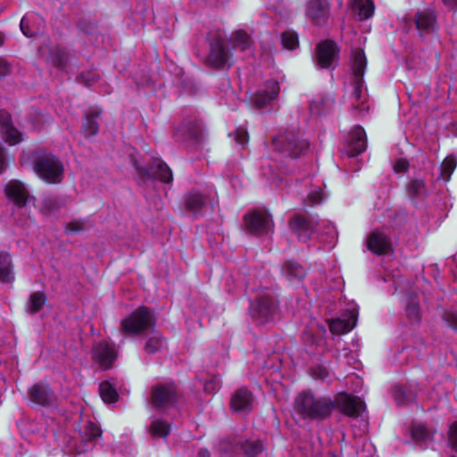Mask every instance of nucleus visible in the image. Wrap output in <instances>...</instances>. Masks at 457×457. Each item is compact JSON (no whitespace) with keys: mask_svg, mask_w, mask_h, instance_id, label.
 Listing matches in <instances>:
<instances>
[{"mask_svg":"<svg viewBox=\"0 0 457 457\" xmlns=\"http://www.w3.org/2000/svg\"><path fill=\"white\" fill-rule=\"evenodd\" d=\"M99 393L104 403H112L118 400V393L109 381H104L100 384Z\"/></svg>","mask_w":457,"mask_h":457,"instance_id":"nucleus-33","label":"nucleus"},{"mask_svg":"<svg viewBox=\"0 0 457 457\" xmlns=\"http://www.w3.org/2000/svg\"><path fill=\"white\" fill-rule=\"evenodd\" d=\"M46 300V295L41 292L31 294L27 303V311L31 314L38 312L43 308Z\"/></svg>","mask_w":457,"mask_h":457,"instance_id":"nucleus-36","label":"nucleus"},{"mask_svg":"<svg viewBox=\"0 0 457 457\" xmlns=\"http://www.w3.org/2000/svg\"><path fill=\"white\" fill-rule=\"evenodd\" d=\"M278 306L274 296L270 291L258 295L256 299L251 303L250 312L256 321L261 324L268 323L275 319Z\"/></svg>","mask_w":457,"mask_h":457,"instance_id":"nucleus-5","label":"nucleus"},{"mask_svg":"<svg viewBox=\"0 0 457 457\" xmlns=\"http://www.w3.org/2000/svg\"><path fill=\"white\" fill-rule=\"evenodd\" d=\"M11 72V65L10 63L3 59L0 58V79L4 78Z\"/></svg>","mask_w":457,"mask_h":457,"instance_id":"nucleus-53","label":"nucleus"},{"mask_svg":"<svg viewBox=\"0 0 457 457\" xmlns=\"http://www.w3.org/2000/svg\"><path fill=\"white\" fill-rule=\"evenodd\" d=\"M351 7L361 21L370 18L374 12V4L370 0H351Z\"/></svg>","mask_w":457,"mask_h":457,"instance_id":"nucleus-28","label":"nucleus"},{"mask_svg":"<svg viewBox=\"0 0 457 457\" xmlns=\"http://www.w3.org/2000/svg\"><path fill=\"white\" fill-rule=\"evenodd\" d=\"M313 375L320 379H324L328 377V370L326 368L317 366L313 368Z\"/></svg>","mask_w":457,"mask_h":457,"instance_id":"nucleus-54","label":"nucleus"},{"mask_svg":"<svg viewBox=\"0 0 457 457\" xmlns=\"http://www.w3.org/2000/svg\"><path fill=\"white\" fill-rule=\"evenodd\" d=\"M357 316L358 311L355 307H353L342 317L332 320L328 324L331 333L341 335L351 331L356 325Z\"/></svg>","mask_w":457,"mask_h":457,"instance_id":"nucleus-14","label":"nucleus"},{"mask_svg":"<svg viewBox=\"0 0 457 457\" xmlns=\"http://www.w3.org/2000/svg\"><path fill=\"white\" fill-rule=\"evenodd\" d=\"M282 272L290 283L301 282L306 274L305 269L294 261H287L283 265Z\"/></svg>","mask_w":457,"mask_h":457,"instance_id":"nucleus-25","label":"nucleus"},{"mask_svg":"<svg viewBox=\"0 0 457 457\" xmlns=\"http://www.w3.org/2000/svg\"><path fill=\"white\" fill-rule=\"evenodd\" d=\"M155 327L154 312L145 306L139 307L120 323V333L124 337H134Z\"/></svg>","mask_w":457,"mask_h":457,"instance_id":"nucleus-3","label":"nucleus"},{"mask_svg":"<svg viewBox=\"0 0 457 457\" xmlns=\"http://www.w3.org/2000/svg\"><path fill=\"white\" fill-rule=\"evenodd\" d=\"M179 132L186 133L185 136H183V139H194L198 140L200 137V128L196 123L194 124H187L182 125V127L179 129Z\"/></svg>","mask_w":457,"mask_h":457,"instance_id":"nucleus-42","label":"nucleus"},{"mask_svg":"<svg viewBox=\"0 0 457 457\" xmlns=\"http://www.w3.org/2000/svg\"><path fill=\"white\" fill-rule=\"evenodd\" d=\"M408 194L413 198H421L428 194L427 187L422 179H412L408 187Z\"/></svg>","mask_w":457,"mask_h":457,"instance_id":"nucleus-37","label":"nucleus"},{"mask_svg":"<svg viewBox=\"0 0 457 457\" xmlns=\"http://www.w3.org/2000/svg\"><path fill=\"white\" fill-rule=\"evenodd\" d=\"M278 92V83L273 80L268 81L265 88L257 91L253 100L257 107L263 108L277 98Z\"/></svg>","mask_w":457,"mask_h":457,"instance_id":"nucleus-21","label":"nucleus"},{"mask_svg":"<svg viewBox=\"0 0 457 457\" xmlns=\"http://www.w3.org/2000/svg\"><path fill=\"white\" fill-rule=\"evenodd\" d=\"M252 40L243 30H237L233 36V48L252 55Z\"/></svg>","mask_w":457,"mask_h":457,"instance_id":"nucleus-30","label":"nucleus"},{"mask_svg":"<svg viewBox=\"0 0 457 457\" xmlns=\"http://www.w3.org/2000/svg\"><path fill=\"white\" fill-rule=\"evenodd\" d=\"M29 399L37 404L47 405L54 402V395L50 388L44 384L34 385L29 391Z\"/></svg>","mask_w":457,"mask_h":457,"instance_id":"nucleus-23","label":"nucleus"},{"mask_svg":"<svg viewBox=\"0 0 457 457\" xmlns=\"http://www.w3.org/2000/svg\"><path fill=\"white\" fill-rule=\"evenodd\" d=\"M334 230L335 229H334V228L332 226H328V234L331 235L332 237H333L332 234L335 232Z\"/></svg>","mask_w":457,"mask_h":457,"instance_id":"nucleus-58","label":"nucleus"},{"mask_svg":"<svg viewBox=\"0 0 457 457\" xmlns=\"http://www.w3.org/2000/svg\"><path fill=\"white\" fill-rule=\"evenodd\" d=\"M412 438L417 442H424L427 445L431 439V435L422 424H417L411 429Z\"/></svg>","mask_w":457,"mask_h":457,"instance_id":"nucleus-40","label":"nucleus"},{"mask_svg":"<svg viewBox=\"0 0 457 457\" xmlns=\"http://www.w3.org/2000/svg\"><path fill=\"white\" fill-rule=\"evenodd\" d=\"M409 168V162L405 159H397L394 163L395 172H405Z\"/></svg>","mask_w":457,"mask_h":457,"instance_id":"nucleus-52","label":"nucleus"},{"mask_svg":"<svg viewBox=\"0 0 457 457\" xmlns=\"http://www.w3.org/2000/svg\"><path fill=\"white\" fill-rule=\"evenodd\" d=\"M100 112L86 114L82 124V132L85 137H94L98 133L99 125L96 120Z\"/></svg>","mask_w":457,"mask_h":457,"instance_id":"nucleus-31","label":"nucleus"},{"mask_svg":"<svg viewBox=\"0 0 457 457\" xmlns=\"http://www.w3.org/2000/svg\"><path fill=\"white\" fill-rule=\"evenodd\" d=\"M406 315L408 319L411 322H418L420 320V312L419 304L417 303L411 302L407 307H406Z\"/></svg>","mask_w":457,"mask_h":457,"instance_id":"nucleus-47","label":"nucleus"},{"mask_svg":"<svg viewBox=\"0 0 457 457\" xmlns=\"http://www.w3.org/2000/svg\"><path fill=\"white\" fill-rule=\"evenodd\" d=\"M164 346V340L159 334L150 337L145 345V351L147 353H155Z\"/></svg>","mask_w":457,"mask_h":457,"instance_id":"nucleus-39","label":"nucleus"},{"mask_svg":"<svg viewBox=\"0 0 457 457\" xmlns=\"http://www.w3.org/2000/svg\"><path fill=\"white\" fill-rule=\"evenodd\" d=\"M43 18L36 12H29L21 21L20 28L26 37H33L39 34L44 27Z\"/></svg>","mask_w":457,"mask_h":457,"instance_id":"nucleus-20","label":"nucleus"},{"mask_svg":"<svg viewBox=\"0 0 457 457\" xmlns=\"http://www.w3.org/2000/svg\"><path fill=\"white\" fill-rule=\"evenodd\" d=\"M149 431L153 437L166 438L170 432V424L161 419L152 420Z\"/></svg>","mask_w":457,"mask_h":457,"instance_id":"nucleus-32","label":"nucleus"},{"mask_svg":"<svg viewBox=\"0 0 457 457\" xmlns=\"http://www.w3.org/2000/svg\"><path fill=\"white\" fill-rule=\"evenodd\" d=\"M84 434L87 441H95L101 436L102 431L98 426L93 422H88L85 427Z\"/></svg>","mask_w":457,"mask_h":457,"instance_id":"nucleus-45","label":"nucleus"},{"mask_svg":"<svg viewBox=\"0 0 457 457\" xmlns=\"http://www.w3.org/2000/svg\"><path fill=\"white\" fill-rule=\"evenodd\" d=\"M289 226L303 243H308L310 240L318 238V225H314L312 220L304 216H294L290 220Z\"/></svg>","mask_w":457,"mask_h":457,"instance_id":"nucleus-9","label":"nucleus"},{"mask_svg":"<svg viewBox=\"0 0 457 457\" xmlns=\"http://www.w3.org/2000/svg\"><path fill=\"white\" fill-rule=\"evenodd\" d=\"M253 397L245 387L237 389L231 396L230 407L234 412H246L253 408Z\"/></svg>","mask_w":457,"mask_h":457,"instance_id":"nucleus-19","label":"nucleus"},{"mask_svg":"<svg viewBox=\"0 0 457 457\" xmlns=\"http://www.w3.org/2000/svg\"><path fill=\"white\" fill-rule=\"evenodd\" d=\"M245 229L255 236L268 235L272 229L270 215L261 210H253L244 216Z\"/></svg>","mask_w":457,"mask_h":457,"instance_id":"nucleus-7","label":"nucleus"},{"mask_svg":"<svg viewBox=\"0 0 457 457\" xmlns=\"http://www.w3.org/2000/svg\"><path fill=\"white\" fill-rule=\"evenodd\" d=\"M4 44V36L0 33V46Z\"/></svg>","mask_w":457,"mask_h":457,"instance_id":"nucleus-59","label":"nucleus"},{"mask_svg":"<svg viewBox=\"0 0 457 457\" xmlns=\"http://www.w3.org/2000/svg\"><path fill=\"white\" fill-rule=\"evenodd\" d=\"M117 357L118 353L115 348L105 341L95 344L92 348L93 360L104 370L112 368Z\"/></svg>","mask_w":457,"mask_h":457,"instance_id":"nucleus-11","label":"nucleus"},{"mask_svg":"<svg viewBox=\"0 0 457 457\" xmlns=\"http://www.w3.org/2000/svg\"><path fill=\"white\" fill-rule=\"evenodd\" d=\"M14 280L12 260L7 253H0V281L10 283Z\"/></svg>","mask_w":457,"mask_h":457,"instance_id":"nucleus-29","label":"nucleus"},{"mask_svg":"<svg viewBox=\"0 0 457 457\" xmlns=\"http://www.w3.org/2000/svg\"><path fill=\"white\" fill-rule=\"evenodd\" d=\"M0 130L5 141L12 145L23 139L22 134L12 126L11 115L5 111H0Z\"/></svg>","mask_w":457,"mask_h":457,"instance_id":"nucleus-18","label":"nucleus"},{"mask_svg":"<svg viewBox=\"0 0 457 457\" xmlns=\"http://www.w3.org/2000/svg\"><path fill=\"white\" fill-rule=\"evenodd\" d=\"M176 401L177 390L174 384H159L152 388L151 402L155 409L165 410L171 407Z\"/></svg>","mask_w":457,"mask_h":457,"instance_id":"nucleus-8","label":"nucleus"},{"mask_svg":"<svg viewBox=\"0 0 457 457\" xmlns=\"http://www.w3.org/2000/svg\"><path fill=\"white\" fill-rule=\"evenodd\" d=\"M151 170L153 175L163 183L170 184L173 180L170 168L161 159H154Z\"/></svg>","mask_w":457,"mask_h":457,"instance_id":"nucleus-27","label":"nucleus"},{"mask_svg":"<svg viewBox=\"0 0 457 457\" xmlns=\"http://www.w3.org/2000/svg\"><path fill=\"white\" fill-rule=\"evenodd\" d=\"M240 453H245L247 457H254L262 451V445L260 441L243 440L241 438Z\"/></svg>","mask_w":457,"mask_h":457,"instance_id":"nucleus-35","label":"nucleus"},{"mask_svg":"<svg viewBox=\"0 0 457 457\" xmlns=\"http://www.w3.org/2000/svg\"><path fill=\"white\" fill-rule=\"evenodd\" d=\"M206 196L196 190L190 191L185 196L186 209L195 215H198L206 205Z\"/></svg>","mask_w":457,"mask_h":457,"instance_id":"nucleus-24","label":"nucleus"},{"mask_svg":"<svg viewBox=\"0 0 457 457\" xmlns=\"http://www.w3.org/2000/svg\"><path fill=\"white\" fill-rule=\"evenodd\" d=\"M445 6L450 11L457 12V0H442Z\"/></svg>","mask_w":457,"mask_h":457,"instance_id":"nucleus-55","label":"nucleus"},{"mask_svg":"<svg viewBox=\"0 0 457 457\" xmlns=\"http://www.w3.org/2000/svg\"><path fill=\"white\" fill-rule=\"evenodd\" d=\"M449 442L453 449L457 451V421L453 422L449 428Z\"/></svg>","mask_w":457,"mask_h":457,"instance_id":"nucleus-51","label":"nucleus"},{"mask_svg":"<svg viewBox=\"0 0 457 457\" xmlns=\"http://www.w3.org/2000/svg\"><path fill=\"white\" fill-rule=\"evenodd\" d=\"M366 135L364 129L360 127H354L349 133L347 143L345 146V152L349 156H355L366 149Z\"/></svg>","mask_w":457,"mask_h":457,"instance_id":"nucleus-15","label":"nucleus"},{"mask_svg":"<svg viewBox=\"0 0 457 457\" xmlns=\"http://www.w3.org/2000/svg\"><path fill=\"white\" fill-rule=\"evenodd\" d=\"M90 227L88 220H74L65 226L66 232L70 233H79Z\"/></svg>","mask_w":457,"mask_h":457,"instance_id":"nucleus-43","label":"nucleus"},{"mask_svg":"<svg viewBox=\"0 0 457 457\" xmlns=\"http://www.w3.org/2000/svg\"><path fill=\"white\" fill-rule=\"evenodd\" d=\"M367 66V60L362 49H356L353 53L351 67L354 76V90L353 92V98L355 103L353 107L360 112L368 111V107L364 106L366 96L362 90L363 74Z\"/></svg>","mask_w":457,"mask_h":457,"instance_id":"nucleus-4","label":"nucleus"},{"mask_svg":"<svg viewBox=\"0 0 457 457\" xmlns=\"http://www.w3.org/2000/svg\"><path fill=\"white\" fill-rule=\"evenodd\" d=\"M68 61L67 54L63 50L55 49L51 52L47 62L56 67L59 70H63L66 67V63Z\"/></svg>","mask_w":457,"mask_h":457,"instance_id":"nucleus-38","label":"nucleus"},{"mask_svg":"<svg viewBox=\"0 0 457 457\" xmlns=\"http://www.w3.org/2000/svg\"><path fill=\"white\" fill-rule=\"evenodd\" d=\"M323 198H324L323 192L319 187L312 190L308 195V200L310 201V204H317L321 203Z\"/></svg>","mask_w":457,"mask_h":457,"instance_id":"nucleus-50","label":"nucleus"},{"mask_svg":"<svg viewBox=\"0 0 457 457\" xmlns=\"http://www.w3.org/2000/svg\"><path fill=\"white\" fill-rule=\"evenodd\" d=\"M414 22L421 37L434 33L437 30L436 16L433 10L425 9L416 12Z\"/></svg>","mask_w":457,"mask_h":457,"instance_id":"nucleus-13","label":"nucleus"},{"mask_svg":"<svg viewBox=\"0 0 457 457\" xmlns=\"http://www.w3.org/2000/svg\"><path fill=\"white\" fill-rule=\"evenodd\" d=\"M231 54L228 44L220 40L214 41L211 45V51L208 55V63L216 68L230 66Z\"/></svg>","mask_w":457,"mask_h":457,"instance_id":"nucleus-12","label":"nucleus"},{"mask_svg":"<svg viewBox=\"0 0 457 457\" xmlns=\"http://www.w3.org/2000/svg\"><path fill=\"white\" fill-rule=\"evenodd\" d=\"M5 169V156L4 152L2 147H0V173H2Z\"/></svg>","mask_w":457,"mask_h":457,"instance_id":"nucleus-56","label":"nucleus"},{"mask_svg":"<svg viewBox=\"0 0 457 457\" xmlns=\"http://www.w3.org/2000/svg\"><path fill=\"white\" fill-rule=\"evenodd\" d=\"M337 57V45L332 41H324L317 46V61L321 68L330 69Z\"/></svg>","mask_w":457,"mask_h":457,"instance_id":"nucleus-17","label":"nucleus"},{"mask_svg":"<svg viewBox=\"0 0 457 457\" xmlns=\"http://www.w3.org/2000/svg\"><path fill=\"white\" fill-rule=\"evenodd\" d=\"M305 15L312 24L322 26L330 16V4L327 0H307Z\"/></svg>","mask_w":457,"mask_h":457,"instance_id":"nucleus-10","label":"nucleus"},{"mask_svg":"<svg viewBox=\"0 0 457 457\" xmlns=\"http://www.w3.org/2000/svg\"><path fill=\"white\" fill-rule=\"evenodd\" d=\"M220 386V379L217 376H213L211 379L204 383V391L209 394L215 393Z\"/></svg>","mask_w":457,"mask_h":457,"instance_id":"nucleus-49","label":"nucleus"},{"mask_svg":"<svg viewBox=\"0 0 457 457\" xmlns=\"http://www.w3.org/2000/svg\"><path fill=\"white\" fill-rule=\"evenodd\" d=\"M281 43L285 48L293 50L298 46L297 35L294 32H284L281 35Z\"/></svg>","mask_w":457,"mask_h":457,"instance_id":"nucleus-44","label":"nucleus"},{"mask_svg":"<svg viewBox=\"0 0 457 457\" xmlns=\"http://www.w3.org/2000/svg\"><path fill=\"white\" fill-rule=\"evenodd\" d=\"M395 398L398 404H405L411 402L414 399V395L407 393L404 388L397 386L395 391Z\"/></svg>","mask_w":457,"mask_h":457,"instance_id":"nucleus-46","label":"nucleus"},{"mask_svg":"<svg viewBox=\"0 0 457 457\" xmlns=\"http://www.w3.org/2000/svg\"><path fill=\"white\" fill-rule=\"evenodd\" d=\"M33 170L45 182L58 184L63 179L64 168L61 161L45 150L32 153Z\"/></svg>","mask_w":457,"mask_h":457,"instance_id":"nucleus-2","label":"nucleus"},{"mask_svg":"<svg viewBox=\"0 0 457 457\" xmlns=\"http://www.w3.org/2000/svg\"><path fill=\"white\" fill-rule=\"evenodd\" d=\"M457 166V158L453 155L447 156L440 166L439 179L448 181Z\"/></svg>","mask_w":457,"mask_h":457,"instance_id":"nucleus-34","label":"nucleus"},{"mask_svg":"<svg viewBox=\"0 0 457 457\" xmlns=\"http://www.w3.org/2000/svg\"><path fill=\"white\" fill-rule=\"evenodd\" d=\"M241 437L233 436L222 438L216 445V450L221 456L233 453H240Z\"/></svg>","mask_w":457,"mask_h":457,"instance_id":"nucleus-26","label":"nucleus"},{"mask_svg":"<svg viewBox=\"0 0 457 457\" xmlns=\"http://www.w3.org/2000/svg\"><path fill=\"white\" fill-rule=\"evenodd\" d=\"M367 246L372 253L381 255L391 250L392 243L388 235L385 231L376 229L368 237Z\"/></svg>","mask_w":457,"mask_h":457,"instance_id":"nucleus-16","label":"nucleus"},{"mask_svg":"<svg viewBox=\"0 0 457 457\" xmlns=\"http://www.w3.org/2000/svg\"><path fill=\"white\" fill-rule=\"evenodd\" d=\"M337 406L345 415L358 417L363 403L358 397L341 393L336 402L329 397H318L310 391L299 393L294 401V411L303 420H323L329 417Z\"/></svg>","mask_w":457,"mask_h":457,"instance_id":"nucleus-1","label":"nucleus"},{"mask_svg":"<svg viewBox=\"0 0 457 457\" xmlns=\"http://www.w3.org/2000/svg\"><path fill=\"white\" fill-rule=\"evenodd\" d=\"M272 144L279 153L293 158H297L309 145L306 140L295 133L274 137Z\"/></svg>","mask_w":457,"mask_h":457,"instance_id":"nucleus-6","label":"nucleus"},{"mask_svg":"<svg viewBox=\"0 0 457 457\" xmlns=\"http://www.w3.org/2000/svg\"><path fill=\"white\" fill-rule=\"evenodd\" d=\"M5 195L18 206L26 204L29 194L24 185L18 180H11L4 187Z\"/></svg>","mask_w":457,"mask_h":457,"instance_id":"nucleus-22","label":"nucleus"},{"mask_svg":"<svg viewBox=\"0 0 457 457\" xmlns=\"http://www.w3.org/2000/svg\"><path fill=\"white\" fill-rule=\"evenodd\" d=\"M62 204L57 197H46L42 201L41 209L46 214L54 213L62 207Z\"/></svg>","mask_w":457,"mask_h":457,"instance_id":"nucleus-41","label":"nucleus"},{"mask_svg":"<svg viewBox=\"0 0 457 457\" xmlns=\"http://www.w3.org/2000/svg\"><path fill=\"white\" fill-rule=\"evenodd\" d=\"M234 139L235 141L244 146L248 142V133L246 129L243 127L237 128L234 132Z\"/></svg>","mask_w":457,"mask_h":457,"instance_id":"nucleus-48","label":"nucleus"},{"mask_svg":"<svg viewBox=\"0 0 457 457\" xmlns=\"http://www.w3.org/2000/svg\"><path fill=\"white\" fill-rule=\"evenodd\" d=\"M197 457H211V453L206 448H202L199 450Z\"/></svg>","mask_w":457,"mask_h":457,"instance_id":"nucleus-57","label":"nucleus"}]
</instances>
